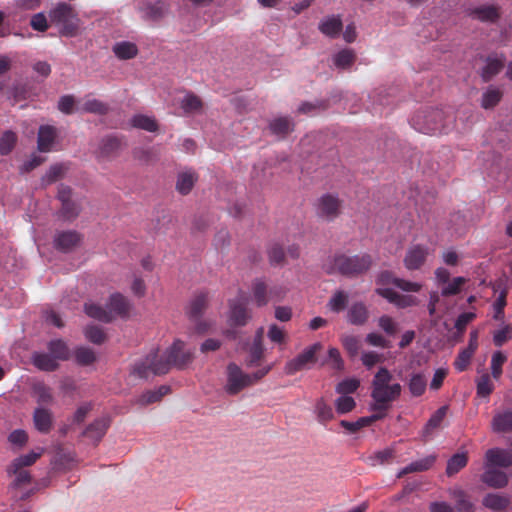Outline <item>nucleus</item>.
<instances>
[{
	"mask_svg": "<svg viewBox=\"0 0 512 512\" xmlns=\"http://www.w3.org/2000/svg\"><path fill=\"white\" fill-rule=\"evenodd\" d=\"M392 378V374L385 367H381L375 374L371 391L373 412H380L386 416L392 403L400 397L402 386L399 383L390 384Z\"/></svg>",
	"mask_w": 512,
	"mask_h": 512,
	"instance_id": "f257e3e1",
	"label": "nucleus"
},
{
	"mask_svg": "<svg viewBox=\"0 0 512 512\" xmlns=\"http://www.w3.org/2000/svg\"><path fill=\"white\" fill-rule=\"evenodd\" d=\"M372 263V257L366 253L352 256L335 253L326 258L322 268L329 275L339 273L346 277H356L368 271Z\"/></svg>",
	"mask_w": 512,
	"mask_h": 512,
	"instance_id": "f03ea898",
	"label": "nucleus"
},
{
	"mask_svg": "<svg viewBox=\"0 0 512 512\" xmlns=\"http://www.w3.org/2000/svg\"><path fill=\"white\" fill-rule=\"evenodd\" d=\"M436 281L441 286L440 293L438 291L430 292L428 302V312L431 324L440 329L448 327V270L445 268H438L435 272Z\"/></svg>",
	"mask_w": 512,
	"mask_h": 512,
	"instance_id": "7ed1b4c3",
	"label": "nucleus"
},
{
	"mask_svg": "<svg viewBox=\"0 0 512 512\" xmlns=\"http://www.w3.org/2000/svg\"><path fill=\"white\" fill-rule=\"evenodd\" d=\"M50 21L60 27V34L74 37L78 34L80 19L70 4L60 2L49 12Z\"/></svg>",
	"mask_w": 512,
	"mask_h": 512,
	"instance_id": "20e7f679",
	"label": "nucleus"
},
{
	"mask_svg": "<svg viewBox=\"0 0 512 512\" xmlns=\"http://www.w3.org/2000/svg\"><path fill=\"white\" fill-rule=\"evenodd\" d=\"M323 345L320 342H316L306 347L296 357L286 362L284 371L287 375H294L299 371L311 368L317 363V354L322 350Z\"/></svg>",
	"mask_w": 512,
	"mask_h": 512,
	"instance_id": "39448f33",
	"label": "nucleus"
},
{
	"mask_svg": "<svg viewBox=\"0 0 512 512\" xmlns=\"http://www.w3.org/2000/svg\"><path fill=\"white\" fill-rule=\"evenodd\" d=\"M169 372V363L163 362L158 350H152L147 356L134 364L132 374L139 378H147L150 373L164 375Z\"/></svg>",
	"mask_w": 512,
	"mask_h": 512,
	"instance_id": "423d86ee",
	"label": "nucleus"
},
{
	"mask_svg": "<svg viewBox=\"0 0 512 512\" xmlns=\"http://www.w3.org/2000/svg\"><path fill=\"white\" fill-rule=\"evenodd\" d=\"M415 129L425 134H434L444 127L445 115L441 110L420 113L413 119Z\"/></svg>",
	"mask_w": 512,
	"mask_h": 512,
	"instance_id": "0eeeda50",
	"label": "nucleus"
},
{
	"mask_svg": "<svg viewBox=\"0 0 512 512\" xmlns=\"http://www.w3.org/2000/svg\"><path fill=\"white\" fill-rule=\"evenodd\" d=\"M161 358L163 362L169 363V369L172 366L183 369L193 361L194 354L191 350L185 349L183 341L175 340L165 352L164 357Z\"/></svg>",
	"mask_w": 512,
	"mask_h": 512,
	"instance_id": "6e6552de",
	"label": "nucleus"
},
{
	"mask_svg": "<svg viewBox=\"0 0 512 512\" xmlns=\"http://www.w3.org/2000/svg\"><path fill=\"white\" fill-rule=\"evenodd\" d=\"M342 210V201L333 194L322 195L315 205L316 215L327 221L332 222L338 218Z\"/></svg>",
	"mask_w": 512,
	"mask_h": 512,
	"instance_id": "1a4fd4ad",
	"label": "nucleus"
},
{
	"mask_svg": "<svg viewBox=\"0 0 512 512\" xmlns=\"http://www.w3.org/2000/svg\"><path fill=\"white\" fill-rule=\"evenodd\" d=\"M247 387H250L249 374L245 373L236 363H229L225 391L229 395H236Z\"/></svg>",
	"mask_w": 512,
	"mask_h": 512,
	"instance_id": "9d476101",
	"label": "nucleus"
},
{
	"mask_svg": "<svg viewBox=\"0 0 512 512\" xmlns=\"http://www.w3.org/2000/svg\"><path fill=\"white\" fill-rule=\"evenodd\" d=\"M248 299L244 293L230 302V321L235 326H245L251 318L247 309Z\"/></svg>",
	"mask_w": 512,
	"mask_h": 512,
	"instance_id": "9b49d317",
	"label": "nucleus"
},
{
	"mask_svg": "<svg viewBox=\"0 0 512 512\" xmlns=\"http://www.w3.org/2000/svg\"><path fill=\"white\" fill-rule=\"evenodd\" d=\"M512 466V450L491 448L485 453V467L509 468Z\"/></svg>",
	"mask_w": 512,
	"mask_h": 512,
	"instance_id": "f8f14e48",
	"label": "nucleus"
},
{
	"mask_svg": "<svg viewBox=\"0 0 512 512\" xmlns=\"http://www.w3.org/2000/svg\"><path fill=\"white\" fill-rule=\"evenodd\" d=\"M82 241V235L74 230L60 231L54 236V247L67 253L76 248Z\"/></svg>",
	"mask_w": 512,
	"mask_h": 512,
	"instance_id": "ddd939ff",
	"label": "nucleus"
},
{
	"mask_svg": "<svg viewBox=\"0 0 512 512\" xmlns=\"http://www.w3.org/2000/svg\"><path fill=\"white\" fill-rule=\"evenodd\" d=\"M376 293L385 298L388 302L394 304L398 308H407L417 305V298L412 295H402L391 288L379 287Z\"/></svg>",
	"mask_w": 512,
	"mask_h": 512,
	"instance_id": "4468645a",
	"label": "nucleus"
},
{
	"mask_svg": "<svg viewBox=\"0 0 512 512\" xmlns=\"http://www.w3.org/2000/svg\"><path fill=\"white\" fill-rule=\"evenodd\" d=\"M427 255V247L419 244L413 245L406 252L404 266L410 271L420 269L425 263Z\"/></svg>",
	"mask_w": 512,
	"mask_h": 512,
	"instance_id": "2eb2a0df",
	"label": "nucleus"
},
{
	"mask_svg": "<svg viewBox=\"0 0 512 512\" xmlns=\"http://www.w3.org/2000/svg\"><path fill=\"white\" fill-rule=\"evenodd\" d=\"M108 312L115 316L127 318L131 309L130 301L121 293H113L107 303Z\"/></svg>",
	"mask_w": 512,
	"mask_h": 512,
	"instance_id": "dca6fc26",
	"label": "nucleus"
},
{
	"mask_svg": "<svg viewBox=\"0 0 512 512\" xmlns=\"http://www.w3.org/2000/svg\"><path fill=\"white\" fill-rule=\"evenodd\" d=\"M252 292L255 303L258 307H263L268 304L269 299L277 296L281 297V291L276 288H271L268 292L267 285L263 280L256 279L252 284Z\"/></svg>",
	"mask_w": 512,
	"mask_h": 512,
	"instance_id": "f3484780",
	"label": "nucleus"
},
{
	"mask_svg": "<svg viewBox=\"0 0 512 512\" xmlns=\"http://www.w3.org/2000/svg\"><path fill=\"white\" fill-rule=\"evenodd\" d=\"M122 139L116 135H107L100 141L98 148L99 158H113L116 157L121 150Z\"/></svg>",
	"mask_w": 512,
	"mask_h": 512,
	"instance_id": "a211bd4d",
	"label": "nucleus"
},
{
	"mask_svg": "<svg viewBox=\"0 0 512 512\" xmlns=\"http://www.w3.org/2000/svg\"><path fill=\"white\" fill-rule=\"evenodd\" d=\"M262 334H263V328H260L257 331L256 336L253 340V343L249 349V355H248V358L246 359L247 367L251 368V367L259 366L262 359L264 358L265 348L263 346Z\"/></svg>",
	"mask_w": 512,
	"mask_h": 512,
	"instance_id": "6ab92c4d",
	"label": "nucleus"
},
{
	"mask_svg": "<svg viewBox=\"0 0 512 512\" xmlns=\"http://www.w3.org/2000/svg\"><path fill=\"white\" fill-rule=\"evenodd\" d=\"M57 137V129L51 125H42L39 127L37 137V148L40 152H49Z\"/></svg>",
	"mask_w": 512,
	"mask_h": 512,
	"instance_id": "aec40b11",
	"label": "nucleus"
},
{
	"mask_svg": "<svg viewBox=\"0 0 512 512\" xmlns=\"http://www.w3.org/2000/svg\"><path fill=\"white\" fill-rule=\"evenodd\" d=\"M470 16L481 22L495 23L500 18V8L497 5H481L473 8Z\"/></svg>",
	"mask_w": 512,
	"mask_h": 512,
	"instance_id": "412c9836",
	"label": "nucleus"
},
{
	"mask_svg": "<svg viewBox=\"0 0 512 512\" xmlns=\"http://www.w3.org/2000/svg\"><path fill=\"white\" fill-rule=\"evenodd\" d=\"M140 9L146 19L157 21L165 15L167 6L161 0H143Z\"/></svg>",
	"mask_w": 512,
	"mask_h": 512,
	"instance_id": "4be33fe9",
	"label": "nucleus"
},
{
	"mask_svg": "<svg viewBox=\"0 0 512 512\" xmlns=\"http://www.w3.org/2000/svg\"><path fill=\"white\" fill-rule=\"evenodd\" d=\"M491 427L497 433H512V409H506L495 413Z\"/></svg>",
	"mask_w": 512,
	"mask_h": 512,
	"instance_id": "5701e85b",
	"label": "nucleus"
},
{
	"mask_svg": "<svg viewBox=\"0 0 512 512\" xmlns=\"http://www.w3.org/2000/svg\"><path fill=\"white\" fill-rule=\"evenodd\" d=\"M318 29L325 36L336 38L343 29V23L340 16H328L320 21Z\"/></svg>",
	"mask_w": 512,
	"mask_h": 512,
	"instance_id": "b1692460",
	"label": "nucleus"
},
{
	"mask_svg": "<svg viewBox=\"0 0 512 512\" xmlns=\"http://www.w3.org/2000/svg\"><path fill=\"white\" fill-rule=\"evenodd\" d=\"M208 305V296L206 293L201 292L196 294L190 301L187 308V315L193 321H198L203 315Z\"/></svg>",
	"mask_w": 512,
	"mask_h": 512,
	"instance_id": "393cba45",
	"label": "nucleus"
},
{
	"mask_svg": "<svg viewBox=\"0 0 512 512\" xmlns=\"http://www.w3.org/2000/svg\"><path fill=\"white\" fill-rule=\"evenodd\" d=\"M481 480L486 485L493 488H502L508 483V477L506 473L497 470L494 467H485V472L482 474Z\"/></svg>",
	"mask_w": 512,
	"mask_h": 512,
	"instance_id": "a878e982",
	"label": "nucleus"
},
{
	"mask_svg": "<svg viewBox=\"0 0 512 512\" xmlns=\"http://www.w3.org/2000/svg\"><path fill=\"white\" fill-rule=\"evenodd\" d=\"M31 359L33 365L41 371L53 372L59 368L58 361L50 353L34 352Z\"/></svg>",
	"mask_w": 512,
	"mask_h": 512,
	"instance_id": "bb28decb",
	"label": "nucleus"
},
{
	"mask_svg": "<svg viewBox=\"0 0 512 512\" xmlns=\"http://www.w3.org/2000/svg\"><path fill=\"white\" fill-rule=\"evenodd\" d=\"M110 422L107 418H99L92 422L84 431V436L98 443L106 434Z\"/></svg>",
	"mask_w": 512,
	"mask_h": 512,
	"instance_id": "cd10ccee",
	"label": "nucleus"
},
{
	"mask_svg": "<svg viewBox=\"0 0 512 512\" xmlns=\"http://www.w3.org/2000/svg\"><path fill=\"white\" fill-rule=\"evenodd\" d=\"M447 409L448 406H442L430 417L422 430L421 436L424 441L429 440L432 437L434 431L440 427L446 415Z\"/></svg>",
	"mask_w": 512,
	"mask_h": 512,
	"instance_id": "c85d7f7f",
	"label": "nucleus"
},
{
	"mask_svg": "<svg viewBox=\"0 0 512 512\" xmlns=\"http://www.w3.org/2000/svg\"><path fill=\"white\" fill-rule=\"evenodd\" d=\"M33 421L35 428L44 434H47L50 432L52 428V413L45 408H37L34 411L33 414Z\"/></svg>",
	"mask_w": 512,
	"mask_h": 512,
	"instance_id": "c756f323",
	"label": "nucleus"
},
{
	"mask_svg": "<svg viewBox=\"0 0 512 512\" xmlns=\"http://www.w3.org/2000/svg\"><path fill=\"white\" fill-rule=\"evenodd\" d=\"M505 57L489 56L486 65L483 67L481 76L485 82L490 81L496 76L504 67Z\"/></svg>",
	"mask_w": 512,
	"mask_h": 512,
	"instance_id": "7c9ffc66",
	"label": "nucleus"
},
{
	"mask_svg": "<svg viewBox=\"0 0 512 512\" xmlns=\"http://www.w3.org/2000/svg\"><path fill=\"white\" fill-rule=\"evenodd\" d=\"M369 318V312L366 305L362 302L354 303L348 310V322L353 325H363Z\"/></svg>",
	"mask_w": 512,
	"mask_h": 512,
	"instance_id": "2f4dec72",
	"label": "nucleus"
},
{
	"mask_svg": "<svg viewBox=\"0 0 512 512\" xmlns=\"http://www.w3.org/2000/svg\"><path fill=\"white\" fill-rule=\"evenodd\" d=\"M356 61V54L352 49H342L333 56V64L337 69L347 70Z\"/></svg>",
	"mask_w": 512,
	"mask_h": 512,
	"instance_id": "473e14b6",
	"label": "nucleus"
},
{
	"mask_svg": "<svg viewBox=\"0 0 512 512\" xmlns=\"http://www.w3.org/2000/svg\"><path fill=\"white\" fill-rule=\"evenodd\" d=\"M269 128L275 135L286 136L288 133L293 131L294 122L289 117H278L270 122Z\"/></svg>",
	"mask_w": 512,
	"mask_h": 512,
	"instance_id": "72a5a7b5",
	"label": "nucleus"
},
{
	"mask_svg": "<svg viewBox=\"0 0 512 512\" xmlns=\"http://www.w3.org/2000/svg\"><path fill=\"white\" fill-rule=\"evenodd\" d=\"M196 180L197 176L194 172H182L177 177L176 190L182 195H187L192 190Z\"/></svg>",
	"mask_w": 512,
	"mask_h": 512,
	"instance_id": "f704fd0d",
	"label": "nucleus"
},
{
	"mask_svg": "<svg viewBox=\"0 0 512 512\" xmlns=\"http://www.w3.org/2000/svg\"><path fill=\"white\" fill-rule=\"evenodd\" d=\"M434 461L435 458L433 456L414 461L400 470L397 477L401 478L409 473L426 471L433 465Z\"/></svg>",
	"mask_w": 512,
	"mask_h": 512,
	"instance_id": "c9c22d12",
	"label": "nucleus"
},
{
	"mask_svg": "<svg viewBox=\"0 0 512 512\" xmlns=\"http://www.w3.org/2000/svg\"><path fill=\"white\" fill-rule=\"evenodd\" d=\"M109 111V106L101 100L86 97L85 102L80 107V112L105 115Z\"/></svg>",
	"mask_w": 512,
	"mask_h": 512,
	"instance_id": "e433bc0d",
	"label": "nucleus"
},
{
	"mask_svg": "<svg viewBox=\"0 0 512 512\" xmlns=\"http://www.w3.org/2000/svg\"><path fill=\"white\" fill-rule=\"evenodd\" d=\"M180 106L185 114H193L201 111L203 102L199 96L188 92L181 100Z\"/></svg>",
	"mask_w": 512,
	"mask_h": 512,
	"instance_id": "4c0bfd02",
	"label": "nucleus"
},
{
	"mask_svg": "<svg viewBox=\"0 0 512 512\" xmlns=\"http://www.w3.org/2000/svg\"><path fill=\"white\" fill-rule=\"evenodd\" d=\"M47 348L49 353L57 360V361H65L69 359V348L66 343L61 339L51 340L47 344Z\"/></svg>",
	"mask_w": 512,
	"mask_h": 512,
	"instance_id": "58836bf2",
	"label": "nucleus"
},
{
	"mask_svg": "<svg viewBox=\"0 0 512 512\" xmlns=\"http://www.w3.org/2000/svg\"><path fill=\"white\" fill-rule=\"evenodd\" d=\"M427 378L422 373H414L408 382V389L412 396L419 397L424 394L427 387Z\"/></svg>",
	"mask_w": 512,
	"mask_h": 512,
	"instance_id": "ea45409f",
	"label": "nucleus"
},
{
	"mask_svg": "<svg viewBox=\"0 0 512 512\" xmlns=\"http://www.w3.org/2000/svg\"><path fill=\"white\" fill-rule=\"evenodd\" d=\"M131 125L148 132H156L158 130L155 118L143 114L134 115L131 119Z\"/></svg>",
	"mask_w": 512,
	"mask_h": 512,
	"instance_id": "a19ab883",
	"label": "nucleus"
},
{
	"mask_svg": "<svg viewBox=\"0 0 512 512\" xmlns=\"http://www.w3.org/2000/svg\"><path fill=\"white\" fill-rule=\"evenodd\" d=\"M85 312L89 317L105 323H109L113 320V316L108 310L94 303L85 304Z\"/></svg>",
	"mask_w": 512,
	"mask_h": 512,
	"instance_id": "79ce46f5",
	"label": "nucleus"
},
{
	"mask_svg": "<svg viewBox=\"0 0 512 512\" xmlns=\"http://www.w3.org/2000/svg\"><path fill=\"white\" fill-rule=\"evenodd\" d=\"M315 413L317 420L324 425L334 418L332 407L323 398L316 401Z\"/></svg>",
	"mask_w": 512,
	"mask_h": 512,
	"instance_id": "37998d69",
	"label": "nucleus"
},
{
	"mask_svg": "<svg viewBox=\"0 0 512 512\" xmlns=\"http://www.w3.org/2000/svg\"><path fill=\"white\" fill-rule=\"evenodd\" d=\"M113 51L120 59H131L137 55L138 49L134 43L123 41L117 43L114 46Z\"/></svg>",
	"mask_w": 512,
	"mask_h": 512,
	"instance_id": "c03bdc74",
	"label": "nucleus"
},
{
	"mask_svg": "<svg viewBox=\"0 0 512 512\" xmlns=\"http://www.w3.org/2000/svg\"><path fill=\"white\" fill-rule=\"evenodd\" d=\"M7 472L9 475L15 476V479L13 481L14 487H21L31 482V475L24 468L16 469L14 467V464L11 463L10 466L7 468Z\"/></svg>",
	"mask_w": 512,
	"mask_h": 512,
	"instance_id": "a18cd8bd",
	"label": "nucleus"
},
{
	"mask_svg": "<svg viewBox=\"0 0 512 512\" xmlns=\"http://www.w3.org/2000/svg\"><path fill=\"white\" fill-rule=\"evenodd\" d=\"M75 360L80 366H88L96 361L95 352L88 347H79L75 350Z\"/></svg>",
	"mask_w": 512,
	"mask_h": 512,
	"instance_id": "49530a36",
	"label": "nucleus"
},
{
	"mask_svg": "<svg viewBox=\"0 0 512 512\" xmlns=\"http://www.w3.org/2000/svg\"><path fill=\"white\" fill-rule=\"evenodd\" d=\"M57 108L66 115L80 112V107L76 106V99L73 95H63L59 98Z\"/></svg>",
	"mask_w": 512,
	"mask_h": 512,
	"instance_id": "de8ad7c7",
	"label": "nucleus"
},
{
	"mask_svg": "<svg viewBox=\"0 0 512 512\" xmlns=\"http://www.w3.org/2000/svg\"><path fill=\"white\" fill-rule=\"evenodd\" d=\"M483 505L494 511H501L508 506V500L498 494L491 493L484 497Z\"/></svg>",
	"mask_w": 512,
	"mask_h": 512,
	"instance_id": "09e8293b",
	"label": "nucleus"
},
{
	"mask_svg": "<svg viewBox=\"0 0 512 512\" xmlns=\"http://www.w3.org/2000/svg\"><path fill=\"white\" fill-rule=\"evenodd\" d=\"M468 463V452L465 450L456 452L450 456V475L458 473Z\"/></svg>",
	"mask_w": 512,
	"mask_h": 512,
	"instance_id": "8fccbe9b",
	"label": "nucleus"
},
{
	"mask_svg": "<svg viewBox=\"0 0 512 512\" xmlns=\"http://www.w3.org/2000/svg\"><path fill=\"white\" fill-rule=\"evenodd\" d=\"M451 497V494H450ZM452 498L455 501V510L458 512H472L473 505L468 499V496L462 491H454Z\"/></svg>",
	"mask_w": 512,
	"mask_h": 512,
	"instance_id": "3c124183",
	"label": "nucleus"
},
{
	"mask_svg": "<svg viewBox=\"0 0 512 512\" xmlns=\"http://www.w3.org/2000/svg\"><path fill=\"white\" fill-rule=\"evenodd\" d=\"M42 452H43V449H40L38 452L31 451L28 454L21 455V456L15 458L12 461V464H14V467L16 469L31 466L37 461V459L40 458V456L42 455Z\"/></svg>",
	"mask_w": 512,
	"mask_h": 512,
	"instance_id": "603ef678",
	"label": "nucleus"
},
{
	"mask_svg": "<svg viewBox=\"0 0 512 512\" xmlns=\"http://www.w3.org/2000/svg\"><path fill=\"white\" fill-rule=\"evenodd\" d=\"M34 395L40 404H49L53 400L51 389L44 383H37L33 386Z\"/></svg>",
	"mask_w": 512,
	"mask_h": 512,
	"instance_id": "864d4df0",
	"label": "nucleus"
},
{
	"mask_svg": "<svg viewBox=\"0 0 512 512\" xmlns=\"http://www.w3.org/2000/svg\"><path fill=\"white\" fill-rule=\"evenodd\" d=\"M494 390V384L489 374H483L477 379V395L480 397H488Z\"/></svg>",
	"mask_w": 512,
	"mask_h": 512,
	"instance_id": "5fc2aeb1",
	"label": "nucleus"
},
{
	"mask_svg": "<svg viewBox=\"0 0 512 512\" xmlns=\"http://www.w3.org/2000/svg\"><path fill=\"white\" fill-rule=\"evenodd\" d=\"M325 363L336 371H342L344 369V361L341 357L340 351L334 347L329 348L327 360L323 362L322 365Z\"/></svg>",
	"mask_w": 512,
	"mask_h": 512,
	"instance_id": "6e6d98bb",
	"label": "nucleus"
},
{
	"mask_svg": "<svg viewBox=\"0 0 512 512\" xmlns=\"http://www.w3.org/2000/svg\"><path fill=\"white\" fill-rule=\"evenodd\" d=\"M502 98V92L497 88H489L482 97V106L485 109L496 106Z\"/></svg>",
	"mask_w": 512,
	"mask_h": 512,
	"instance_id": "4d7b16f0",
	"label": "nucleus"
},
{
	"mask_svg": "<svg viewBox=\"0 0 512 512\" xmlns=\"http://www.w3.org/2000/svg\"><path fill=\"white\" fill-rule=\"evenodd\" d=\"M348 295L344 291H337L330 299L328 306L333 312H341L346 308Z\"/></svg>",
	"mask_w": 512,
	"mask_h": 512,
	"instance_id": "13d9d810",
	"label": "nucleus"
},
{
	"mask_svg": "<svg viewBox=\"0 0 512 512\" xmlns=\"http://www.w3.org/2000/svg\"><path fill=\"white\" fill-rule=\"evenodd\" d=\"M268 257L271 265H283L285 262V251L280 244L274 243L268 249Z\"/></svg>",
	"mask_w": 512,
	"mask_h": 512,
	"instance_id": "bf43d9fd",
	"label": "nucleus"
},
{
	"mask_svg": "<svg viewBox=\"0 0 512 512\" xmlns=\"http://www.w3.org/2000/svg\"><path fill=\"white\" fill-rule=\"evenodd\" d=\"M85 336L90 342L98 345L102 344L106 340L104 330L97 325L87 326L85 328Z\"/></svg>",
	"mask_w": 512,
	"mask_h": 512,
	"instance_id": "052dcab7",
	"label": "nucleus"
},
{
	"mask_svg": "<svg viewBox=\"0 0 512 512\" xmlns=\"http://www.w3.org/2000/svg\"><path fill=\"white\" fill-rule=\"evenodd\" d=\"M66 172V167L63 164L52 165L43 177V182L52 184L61 179Z\"/></svg>",
	"mask_w": 512,
	"mask_h": 512,
	"instance_id": "680f3d73",
	"label": "nucleus"
},
{
	"mask_svg": "<svg viewBox=\"0 0 512 512\" xmlns=\"http://www.w3.org/2000/svg\"><path fill=\"white\" fill-rule=\"evenodd\" d=\"M17 141V136L12 131H6L0 138V153L2 155L9 154L14 148Z\"/></svg>",
	"mask_w": 512,
	"mask_h": 512,
	"instance_id": "e2e57ef3",
	"label": "nucleus"
},
{
	"mask_svg": "<svg viewBox=\"0 0 512 512\" xmlns=\"http://www.w3.org/2000/svg\"><path fill=\"white\" fill-rule=\"evenodd\" d=\"M475 352V345L469 344L468 348L464 349L457 357V359L454 362V366L458 371H464L469 362L470 359Z\"/></svg>",
	"mask_w": 512,
	"mask_h": 512,
	"instance_id": "0e129e2a",
	"label": "nucleus"
},
{
	"mask_svg": "<svg viewBox=\"0 0 512 512\" xmlns=\"http://www.w3.org/2000/svg\"><path fill=\"white\" fill-rule=\"evenodd\" d=\"M507 357L501 351H496L491 359V373L495 379H499L502 374V366L506 362Z\"/></svg>",
	"mask_w": 512,
	"mask_h": 512,
	"instance_id": "69168bd1",
	"label": "nucleus"
},
{
	"mask_svg": "<svg viewBox=\"0 0 512 512\" xmlns=\"http://www.w3.org/2000/svg\"><path fill=\"white\" fill-rule=\"evenodd\" d=\"M512 338V325L507 324L502 329H499L493 334V343L497 347L503 346Z\"/></svg>",
	"mask_w": 512,
	"mask_h": 512,
	"instance_id": "338daca9",
	"label": "nucleus"
},
{
	"mask_svg": "<svg viewBox=\"0 0 512 512\" xmlns=\"http://www.w3.org/2000/svg\"><path fill=\"white\" fill-rule=\"evenodd\" d=\"M394 458V451L390 448L376 452L373 456L369 457L372 466L382 465L389 463Z\"/></svg>",
	"mask_w": 512,
	"mask_h": 512,
	"instance_id": "774afa93",
	"label": "nucleus"
}]
</instances>
